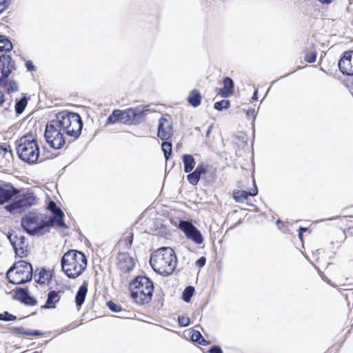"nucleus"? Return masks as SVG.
Listing matches in <instances>:
<instances>
[{"label":"nucleus","mask_w":353,"mask_h":353,"mask_svg":"<svg viewBox=\"0 0 353 353\" xmlns=\"http://www.w3.org/2000/svg\"><path fill=\"white\" fill-rule=\"evenodd\" d=\"M254 109H249L247 111L248 117H254Z\"/></svg>","instance_id":"8fccbe9b"},{"label":"nucleus","mask_w":353,"mask_h":353,"mask_svg":"<svg viewBox=\"0 0 353 353\" xmlns=\"http://www.w3.org/2000/svg\"><path fill=\"white\" fill-rule=\"evenodd\" d=\"M118 267L124 273L132 271L134 267V261L128 253H120L118 255Z\"/></svg>","instance_id":"dca6fc26"},{"label":"nucleus","mask_w":353,"mask_h":353,"mask_svg":"<svg viewBox=\"0 0 353 353\" xmlns=\"http://www.w3.org/2000/svg\"><path fill=\"white\" fill-rule=\"evenodd\" d=\"M208 165L205 163H200L199 164L196 168V170L200 173V174H205L208 172Z\"/></svg>","instance_id":"58836bf2"},{"label":"nucleus","mask_w":353,"mask_h":353,"mask_svg":"<svg viewBox=\"0 0 353 353\" xmlns=\"http://www.w3.org/2000/svg\"><path fill=\"white\" fill-rule=\"evenodd\" d=\"M120 121L123 123H127L128 119L125 117V110H114L108 118V123H115Z\"/></svg>","instance_id":"aec40b11"},{"label":"nucleus","mask_w":353,"mask_h":353,"mask_svg":"<svg viewBox=\"0 0 353 353\" xmlns=\"http://www.w3.org/2000/svg\"><path fill=\"white\" fill-rule=\"evenodd\" d=\"M42 333L39 330H30L28 336H41Z\"/></svg>","instance_id":"de8ad7c7"},{"label":"nucleus","mask_w":353,"mask_h":353,"mask_svg":"<svg viewBox=\"0 0 353 353\" xmlns=\"http://www.w3.org/2000/svg\"><path fill=\"white\" fill-rule=\"evenodd\" d=\"M230 105V102L228 100H222L221 101L216 102L214 103V109L221 111L223 110L227 109Z\"/></svg>","instance_id":"7c9ffc66"},{"label":"nucleus","mask_w":353,"mask_h":353,"mask_svg":"<svg viewBox=\"0 0 353 353\" xmlns=\"http://www.w3.org/2000/svg\"><path fill=\"white\" fill-rule=\"evenodd\" d=\"M205 262L206 259L204 256H202L196 261V265L201 268L205 265Z\"/></svg>","instance_id":"37998d69"},{"label":"nucleus","mask_w":353,"mask_h":353,"mask_svg":"<svg viewBox=\"0 0 353 353\" xmlns=\"http://www.w3.org/2000/svg\"><path fill=\"white\" fill-rule=\"evenodd\" d=\"M2 7H0V9H1Z\"/></svg>","instance_id":"680f3d73"},{"label":"nucleus","mask_w":353,"mask_h":353,"mask_svg":"<svg viewBox=\"0 0 353 353\" xmlns=\"http://www.w3.org/2000/svg\"><path fill=\"white\" fill-rule=\"evenodd\" d=\"M8 238L12 245L17 255L23 257L27 252L28 243L26 238L22 236H18L14 232H10Z\"/></svg>","instance_id":"9b49d317"},{"label":"nucleus","mask_w":353,"mask_h":353,"mask_svg":"<svg viewBox=\"0 0 353 353\" xmlns=\"http://www.w3.org/2000/svg\"><path fill=\"white\" fill-rule=\"evenodd\" d=\"M12 58L10 55L3 54L0 57V86L5 88H17V83L10 78L14 70Z\"/></svg>","instance_id":"1a4fd4ad"},{"label":"nucleus","mask_w":353,"mask_h":353,"mask_svg":"<svg viewBox=\"0 0 353 353\" xmlns=\"http://www.w3.org/2000/svg\"><path fill=\"white\" fill-rule=\"evenodd\" d=\"M258 193V190L256 185L254 184V188L249 192L245 190H234L233 192L234 199L239 203H243L248 199L250 196H255Z\"/></svg>","instance_id":"6ab92c4d"},{"label":"nucleus","mask_w":353,"mask_h":353,"mask_svg":"<svg viewBox=\"0 0 353 353\" xmlns=\"http://www.w3.org/2000/svg\"><path fill=\"white\" fill-rule=\"evenodd\" d=\"M316 51L311 47L310 49H307L305 52L304 59L308 63H314L316 59Z\"/></svg>","instance_id":"bb28decb"},{"label":"nucleus","mask_w":353,"mask_h":353,"mask_svg":"<svg viewBox=\"0 0 353 353\" xmlns=\"http://www.w3.org/2000/svg\"><path fill=\"white\" fill-rule=\"evenodd\" d=\"M51 276L52 274L50 271L41 269L38 274V278L36 279V281L39 284H44L50 279Z\"/></svg>","instance_id":"a878e982"},{"label":"nucleus","mask_w":353,"mask_h":353,"mask_svg":"<svg viewBox=\"0 0 353 353\" xmlns=\"http://www.w3.org/2000/svg\"><path fill=\"white\" fill-rule=\"evenodd\" d=\"M3 145H0V154H3Z\"/></svg>","instance_id":"13d9d810"},{"label":"nucleus","mask_w":353,"mask_h":353,"mask_svg":"<svg viewBox=\"0 0 353 353\" xmlns=\"http://www.w3.org/2000/svg\"><path fill=\"white\" fill-rule=\"evenodd\" d=\"M32 196L31 194H21L16 196L13 202L5 206V208L9 212L12 213L17 210L30 206L32 204Z\"/></svg>","instance_id":"f8f14e48"},{"label":"nucleus","mask_w":353,"mask_h":353,"mask_svg":"<svg viewBox=\"0 0 353 353\" xmlns=\"http://www.w3.org/2000/svg\"><path fill=\"white\" fill-rule=\"evenodd\" d=\"M64 132L54 119L46 126L44 137L48 145L54 149L61 148L65 143Z\"/></svg>","instance_id":"6e6552de"},{"label":"nucleus","mask_w":353,"mask_h":353,"mask_svg":"<svg viewBox=\"0 0 353 353\" xmlns=\"http://www.w3.org/2000/svg\"><path fill=\"white\" fill-rule=\"evenodd\" d=\"M318 1L323 3H326V4H329L331 3V0H318Z\"/></svg>","instance_id":"864d4df0"},{"label":"nucleus","mask_w":353,"mask_h":353,"mask_svg":"<svg viewBox=\"0 0 353 353\" xmlns=\"http://www.w3.org/2000/svg\"><path fill=\"white\" fill-rule=\"evenodd\" d=\"M63 272L71 279L77 278L87 267V259L81 252L71 250L63 256L61 261Z\"/></svg>","instance_id":"f03ea898"},{"label":"nucleus","mask_w":353,"mask_h":353,"mask_svg":"<svg viewBox=\"0 0 353 353\" xmlns=\"http://www.w3.org/2000/svg\"><path fill=\"white\" fill-rule=\"evenodd\" d=\"M32 267L25 261H19L11 267L6 274L9 282L15 285L30 281L32 278Z\"/></svg>","instance_id":"0eeeda50"},{"label":"nucleus","mask_w":353,"mask_h":353,"mask_svg":"<svg viewBox=\"0 0 353 353\" xmlns=\"http://www.w3.org/2000/svg\"><path fill=\"white\" fill-rule=\"evenodd\" d=\"M191 338L193 341L197 342L199 344L203 345V343L205 342L201 333L198 331H193Z\"/></svg>","instance_id":"473e14b6"},{"label":"nucleus","mask_w":353,"mask_h":353,"mask_svg":"<svg viewBox=\"0 0 353 353\" xmlns=\"http://www.w3.org/2000/svg\"><path fill=\"white\" fill-rule=\"evenodd\" d=\"M28 104V99L26 97H22L19 101L16 103L15 111L18 114H21L25 110Z\"/></svg>","instance_id":"cd10ccee"},{"label":"nucleus","mask_w":353,"mask_h":353,"mask_svg":"<svg viewBox=\"0 0 353 353\" xmlns=\"http://www.w3.org/2000/svg\"><path fill=\"white\" fill-rule=\"evenodd\" d=\"M339 68L343 74L353 75V50L343 54L339 61Z\"/></svg>","instance_id":"2eb2a0df"},{"label":"nucleus","mask_w":353,"mask_h":353,"mask_svg":"<svg viewBox=\"0 0 353 353\" xmlns=\"http://www.w3.org/2000/svg\"><path fill=\"white\" fill-rule=\"evenodd\" d=\"M48 209L53 214L55 221L59 227L67 228L63 220V212L57 206L54 201L49 202Z\"/></svg>","instance_id":"a211bd4d"},{"label":"nucleus","mask_w":353,"mask_h":353,"mask_svg":"<svg viewBox=\"0 0 353 353\" xmlns=\"http://www.w3.org/2000/svg\"><path fill=\"white\" fill-rule=\"evenodd\" d=\"M178 322L180 326L187 327L190 324V319L187 316H179L178 318Z\"/></svg>","instance_id":"4c0bfd02"},{"label":"nucleus","mask_w":353,"mask_h":353,"mask_svg":"<svg viewBox=\"0 0 353 353\" xmlns=\"http://www.w3.org/2000/svg\"><path fill=\"white\" fill-rule=\"evenodd\" d=\"M10 330L12 333L16 334L28 336L29 334V330H26L23 327H12Z\"/></svg>","instance_id":"f704fd0d"},{"label":"nucleus","mask_w":353,"mask_h":353,"mask_svg":"<svg viewBox=\"0 0 353 353\" xmlns=\"http://www.w3.org/2000/svg\"><path fill=\"white\" fill-rule=\"evenodd\" d=\"M179 228L181 230L185 236L196 244H201L203 242V237L200 231L190 222L181 221L179 223Z\"/></svg>","instance_id":"9d476101"},{"label":"nucleus","mask_w":353,"mask_h":353,"mask_svg":"<svg viewBox=\"0 0 353 353\" xmlns=\"http://www.w3.org/2000/svg\"><path fill=\"white\" fill-rule=\"evenodd\" d=\"M54 221L51 218L43 221L41 215L30 212L21 219V226L30 235H42L49 231Z\"/></svg>","instance_id":"423d86ee"},{"label":"nucleus","mask_w":353,"mask_h":353,"mask_svg":"<svg viewBox=\"0 0 353 353\" xmlns=\"http://www.w3.org/2000/svg\"><path fill=\"white\" fill-rule=\"evenodd\" d=\"M208 353H223V352L219 346L214 345L209 350Z\"/></svg>","instance_id":"c03bdc74"},{"label":"nucleus","mask_w":353,"mask_h":353,"mask_svg":"<svg viewBox=\"0 0 353 353\" xmlns=\"http://www.w3.org/2000/svg\"><path fill=\"white\" fill-rule=\"evenodd\" d=\"M152 269L163 276L171 274L177 264L174 251L170 248H161L154 251L150 259Z\"/></svg>","instance_id":"f257e3e1"},{"label":"nucleus","mask_w":353,"mask_h":353,"mask_svg":"<svg viewBox=\"0 0 353 353\" xmlns=\"http://www.w3.org/2000/svg\"><path fill=\"white\" fill-rule=\"evenodd\" d=\"M28 292L27 290L25 289H20L16 292V297L18 300H19L21 302H23L26 299L28 298Z\"/></svg>","instance_id":"72a5a7b5"},{"label":"nucleus","mask_w":353,"mask_h":353,"mask_svg":"<svg viewBox=\"0 0 353 353\" xmlns=\"http://www.w3.org/2000/svg\"><path fill=\"white\" fill-rule=\"evenodd\" d=\"M131 297L136 303L143 305L150 302L153 295L152 281L147 276L136 277L130 284Z\"/></svg>","instance_id":"7ed1b4c3"},{"label":"nucleus","mask_w":353,"mask_h":353,"mask_svg":"<svg viewBox=\"0 0 353 353\" xmlns=\"http://www.w3.org/2000/svg\"><path fill=\"white\" fill-rule=\"evenodd\" d=\"M161 148L164 153L165 160H168L172 154V143L164 141L162 143Z\"/></svg>","instance_id":"c85d7f7f"},{"label":"nucleus","mask_w":353,"mask_h":353,"mask_svg":"<svg viewBox=\"0 0 353 353\" xmlns=\"http://www.w3.org/2000/svg\"><path fill=\"white\" fill-rule=\"evenodd\" d=\"M59 292L56 291H50L48 295V299L46 301V307L48 308H54L55 307V303L59 301Z\"/></svg>","instance_id":"b1692460"},{"label":"nucleus","mask_w":353,"mask_h":353,"mask_svg":"<svg viewBox=\"0 0 353 353\" xmlns=\"http://www.w3.org/2000/svg\"><path fill=\"white\" fill-rule=\"evenodd\" d=\"M28 305H34L37 303L36 300L31 297L29 294L28 295V298L23 302Z\"/></svg>","instance_id":"79ce46f5"},{"label":"nucleus","mask_w":353,"mask_h":353,"mask_svg":"<svg viewBox=\"0 0 353 353\" xmlns=\"http://www.w3.org/2000/svg\"><path fill=\"white\" fill-rule=\"evenodd\" d=\"M17 152L19 159L29 164L34 163L39 157V147L32 134L21 137L17 141Z\"/></svg>","instance_id":"39448f33"},{"label":"nucleus","mask_w":353,"mask_h":353,"mask_svg":"<svg viewBox=\"0 0 353 353\" xmlns=\"http://www.w3.org/2000/svg\"><path fill=\"white\" fill-rule=\"evenodd\" d=\"M107 305H108V308L114 312H119L122 310V308L120 305L114 303V302H112L111 301H110L107 303Z\"/></svg>","instance_id":"e433bc0d"},{"label":"nucleus","mask_w":353,"mask_h":353,"mask_svg":"<svg viewBox=\"0 0 353 353\" xmlns=\"http://www.w3.org/2000/svg\"><path fill=\"white\" fill-rule=\"evenodd\" d=\"M252 100H256L257 99V90H254L253 96L252 97Z\"/></svg>","instance_id":"3c124183"},{"label":"nucleus","mask_w":353,"mask_h":353,"mask_svg":"<svg viewBox=\"0 0 353 353\" xmlns=\"http://www.w3.org/2000/svg\"><path fill=\"white\" fill-rule=\"evenodd\" d=\"M223 88H234L233 81L229 77H225L223 79Z\"/></svg>","instance_id":"ea45409f"},{"label":"nucleus","mask_w":353,"mask_h":353,"mask_svg":"<svg viewBox=\"0 0 353 353\" xmlns=\"http://www.w3.org/2000/svg\"><path fill=\"white\" fill-rule=\"evenodd\" d=\"M172 134L171 121L168 116H163L159 120L158 137L162 140L168 139Z\"/></svg>","instance_id":"ddd939ff"},{"label":"nucleus","mask_w":353,"mask_h":353,"mask_svg":"<svg viewBox=\"0 0 353 353\" xmlns=\"http://www.w3.org/2000/svg\"><path fill=\"white\" fill-rule=\"evenodd\" d=\"M3 148L4 149L3 151V155H4L6 152H10V145H3Z\"/></svg>","instance_id":"09e8293b"},{"label":"nucleus","mask_w":353,"mask_h":353,"mask_svg":"<svg viewBox=\"0 0 353 353\" xmlns=\"http://www.w3.org/2000/svg\"><path fill=\"white\" fill-rule=\"evenodd\" d=\"M307 230V228H299V232H306Z\"/></svg>","instance_id":"6e6d98bb"},{"label":"nucleus","mask_w":353,"mask_h":353,"mask_svg":"<svg viewBox=\"0 0 353 353\" xmlns=\"http://www.w3.org/2000/svg\"><path fill=\"white\" fill-rule=\"evenodd\" d=\"M193 172L196 176V177H198V179L200 180L201 174H200V173L199 172H197V170H194V171Z\"/></svg>","instance_id":"603ef678"},{"label":"nucleus","mask_w":353,"mask_h":353,"mask_svg":"<svg viewBox=\"0 0 353 353\" xmlns=\"http://www.w3.org/2000/svg\"><path fill=\"white\" fill-rule=\"evenodd\" d=\"M16 319L17 316L9 313L8 312H4L3 313L0 314V321H15Z\"/></svg>","instance_id":"2f4dec72"},{"label":"nucleus","mask_w":353,"mask_h":353,"mask_svg":"<svg viewBox=\"0 0 353 353\" xmlns=\"http://www.w3.org/2000/svg\"><path fill=\"white\" fill-rule=\"evenodd\" d=\"M26 66L28 71H33L34 70V65L33 63L31 61H28L26 63Z\"/></svg>","instance_id":"49530a36"},{"label":"nucleus","mask_w":353,"mask_h":353,"mask_svg":"<svg viewBox=\"0 0 353 353\" xmlns=\"http://www.w3.org/2000/svg\"><path fill=\"white\" fill-rule=\"evenodd\" d=\"M11 0H0V14L2 13L10 5Z\"/></svg>","instance_id":"a19ab883"},{"label":"nucleus","mask_w":353,"mask_h":353,"mask_svg":"<svg viewBox=\"0 0 353 353\" xmlns=\"http://www.w3.org/2000/svg\"><path fill=\"white\" fill-rule=\"evenodd\" d=\"M87 292H88V284L85 282H84L83 283V285H81L79 287L78 292L76 294L75 302H76L77 306L81 307L83 305V303H84Z\"/></svg>","instance_id":"412c9836"},{"label":"nucleus","mask_w":353,"mask_h":353,"mask_svg":"<svg viewBox=\"0 0 353 353\" xmlns=\"http://www.w3.org/2000/svg\"><path fill=\"white\" fill-rule=\"evenodd\" d=\"M187 180L192 185H196L199 181V179L198 177H196L193 172H190L187 176Z\"/></svg>","instance_id":"c9c22d12"},{"label":"nucleus","mask_w":353,"mask_h":353,"mask_svg":"<svg viewBox=\"0 0 353 353\" xmlns=\"http://www.w3.org/2000/svg\"><path fill=\"white\" fill-rule=\"evenodd\" d=\"M220 91H221V94L223 97H228L230 95L233 94V90H229V89H227V90H220Z\"/></svg>","instance_id":"a18cd8bd"},{"label":"nucleus","mask_w":353,"mask_h":353,"mask_svg":"<svg viewBox=\"0 0 353 353\" xmlns=\"http://www.w3.org/2000/svg\"><path fill=\"white\" fill-rule=\"evenodd\" d=\"M299 239L302 241V239H303V232H299Z\"/></svg>","instance_id":"4d7b16f0"},{"label":"nucleus","mask_w":353,"mask_h":353,"mask_svg":"<svg viewBox=\"0 0 353 353\" xmlns=\"http://www.w3.org/2000/svg\"><path fill=\"white\" fill-rule=\"evenodd\" d=\"M12 49L11 41L4 35H0V52H10Z\"/></svg>","instance_id":"393cba45"},{"label":"nucleus","mask_w":353,"mask_h":353,"mask_svg":"<svg viewBox=\"0 0 353 353\" xmlns=\"http://www.w3.org/2000/svg\"><path fill=\"white\" fill-rule=\"evenodd\" d=\"M183 163L184 164V172L190 173L195 167L196 161L191 154H183L182 157Z\"/></svg>","instance_id":"4be33fe9"},{"label":"nucleus","mask_w":353,"mask_h":353,"mask_svg":"<svg viewBox=\"0 0 353 353\" xmlns=\"http://www.w3.org/2000/svg\"><path fill=\"white\" fill-rule=\"evenodd\" d=\"M54 120L67 136L77 139L81 135L83 121L79 114L61 111L57 114Z\"/></svg>","instance_id":"20e7f679"},{"label":"nucleus","mask_w":353,"mask_h":353,"mask_svg":"<svg viewBox=\"0 0 353 353\" xmlns=\"http://www.w3.org/2000/svg\"><path fill=\"white\" fill-rule=\"evenodd\" d=\"M268 90H267V91L265 92V95H266V94H268Z\"/></svg>","instance_id":"052dcab7"},{"label":"nucleus","mask_w":353,"mask_h":353,"mask_svg":"<svg viewBox=\"0 0 353 353\" xmlns=\"http://www.w3.org/2000/svg\"><path fill=\"white\" fill-rule=\"evenodd\" d=\"M201 94L197 90H192L189 94L187 101L193 107L196 108L201 104Z\"/></svg>","instance_id":"5701e85b"},{"label":"nucleus","mask_w":353,"mask_h":353,"mask_svg":"<svg viewBox=\"0 0 353 353\" xmlns=\"http://www.w3.org/2000/svg\"><path fill=\"white\" fill-rule=\"evenodd\" d=\"M194 289L192 286L187 287L183 292V299L185 302L188 303L190 301L191 297L193 295Z\"/></svg>","instance_id":"c756f323"},{"label":"nucleus","mask_w":353,"mask_h":353,"mask_svg":"<svg viewBox=\"0 0 353 353\" xmlns=\"http://www.w3.org/2000/svg\"><path fill=\"white\" fill-rule=\"evenodd\" d=\"M282 224H283V223H282V222H281L280 220H277V221H276V225H277V226H278L279 228H281V225H282Z\"/></svg>","instance_id":"5fc2aeb1"},{"label":"nucleus","mask_w":353,"mask_h":353,"mask_svg":"<svg viewBox=\"0 0 353 353\" xmlns=\"http://www.w3.org/2000/svg\"><path fill=\"white\" fill-rule=\"evenodd\" d=\"M210 131H211V129H210V128H209V129H208V131H207V132H206V136H208V135L210 134Z\"/></svg>","instance_id":"bf43d9fd"},{"label":"nucleus","mask_w":353,"mask_h":353,"mask_svg":"<svg viewBox=\"0 0 353 353\" xmlns=\"http://www.w3.org/2000/svg\"><path fill=\"white\" fill-rule=\"evenodd\" d=\"M18 193L19 190L11 183L0 181V205L8 202Z\"/></svg>","instance_id":"4468645a"},{"label":"nucleus","mask_w":353,"mask_h":353,"mask_svg":"<svg viewBox=\"0 0 353 353\" xmlns=\"http://www.w3.org/2000/svg\"><path fill=\"white\" fill-rule=\"evenodd\" d=\"M147 107H136V108H130L125 110V117L128 119V122H132L134 120H138L142 117V116L145 114V112H148V110L146 108Z\"/></svg>","instance_id":"f3484780"}]
</instances>
